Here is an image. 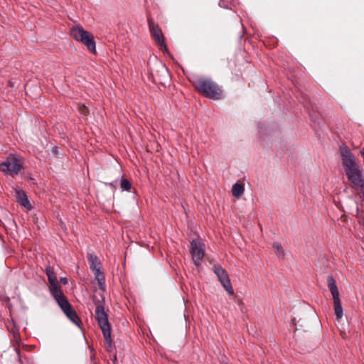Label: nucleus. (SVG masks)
<instances>
[{
	"mask_svg": "<svg viewBox=\"0 0 364 364\" xmlns=\"http://www.w3.org/2000/svg\"><path fill=\"white\" fill-rule=\"evenodd\" d=\"M96 305L95 317L100 327L107 351H111L112 348V339L111 338V327L108 321V316L105 311L103 304L100 301H95Z\"/></svg>",
	"mask_w": 364,
	"mask_h": 364,
	"instance_id": "obj_1",
	"label": "nucleus"
},
{
	"mask_svg": "<svg viewBox=\"0 0 364 364\" xmlns=\"http://www.w3.org/2000/svg\"><path fill=\"white\" fill-rule=\"evenodd\" d=\"M196 88L205 97L216 100L222 97V90L219 86L210 79L200 78L195 83Z\"/></svg>",
	"mask_w": 364,
	"mask_h": 364,
	"instance_id": "obj_2",
	"label": "nucleus"
},
{
	"mask_svg": "<svg viewBox=\"0 0 364 364\" xmlns=\"http://www.w3.org/2000/svg\"><path fill=\"white\" fill-rule=\"evenodd\" d=\"M73 38L82 44H84L90 52L96 53V43L94 36L87 31L85 30L82 26L77 25L73 26L70 30Z\"/></svg>",
	"mask_w": 364,
	"mask_h": 364,
	"instance_id": "obj_3",
	"label": "nucleus"
},
{
	"mask_svg": "<svg viewBox=\"0 0 364 364\" xmlns=\"http://www.w3.org/2000/svg\"><path fill=\"white\" fill-rule=\"evenodd\" d=\"M21 168V159L14 154H10L5 161L0 163V171L11 176L17 175Z\"/></svg>",
	"mask_w": 364,
	"mask_h": 364,
	"instance_id": "obj_4",
	"label": "nucleus"
},
{
	"mask_svg": "<svg viewBox=\"0 0 364 364\" xmlns=\"http://www.w3.org/2000/svg\"><path fill=\"white\" fill-rule=\"evenodd\" d=\"M55 300L56 301L62 311L64 312V314L66 315V316L74 324L77 325V326H80V323L81 322L80 318L77 316L75 311L73 309L72 306L68 302L64 294L55 298Z\"/></svg>",
	"mask_w": 364,
	"mask_h": 364,
	"instance_id": "obj_5",
	"label": "nucleus"
},
{
	"mask_svg": "<svg viewBox=\"0 0 364 364\" xmlns=\"http://www.w3.org/2000/svg\"><path fill=\"white\" fill-rule=\"evenodd\" d=\"M148 23L150 33L155 42L163 52H166L168 49L164 41L161 29L159 27L158 24L155 23L154 21L150 18L148 20Z\"/></svg>",
	"mask_w": 364,
	"mask_h": 364,
	"instance_id": "obj_6",
	"label": "nucleus"
},
{
	"mask_svg": "<svg viewBox=\"0 0 364 364\" xmlns=\"http://www.w3.org/2000/svg\"><path fill=\"white\" fill-rule=\"evenodd\" d=\"M191 254L193 263L198 267L205 255V245L199 240H193L191 242Z\"/></svg>",
	"mask_w": 364,
	"mask_h": 364,
	"instance_id": "obj_7",
	"label": "nucleus"
},
{
	"mask_svg": "<svg viewBox=\"0 0 364 364\" xmlns=\"http://www.w3.org/2000/svg\"><path fill=\"white\" fill-rule=\"evenodd\" d=\"M213 270L225 290L229 294L232 295L234 294V290L226 270L220 265H214Z\"/></svg>",
	"mask_w": 364,
	"mask_h": 364,
	"instance_id": "obj_8",
	"label": "nucleus"
},
{
	"mask_svg": "<svg viewBox=\"0 0 364 364\" xmlns=\"http://www.w3.org/2000/svg\"><path fill=\"white\" fill-rule=\"evenodd\" d=\"M46 274L48 277V282L50 284V291L52 296L55 298L63 295V293L60 289V287L58 284L56 275L50 267H47L46 268Z\"/></svg>",
	"mask_w": 364,
	"mask_h": 364,
	"instance_id": "obj_9",
	"label": "nucleus"
},
{
	"mask_svg": "<svg viewBox=\"0 0 364 364\" xmlns=\"http://www.w3.org/2000/svg\"><path fill=\"white\" fill-rule=\"evenodd\" d=\"M341 154L345 171L358 166L354 155L348 147H342L341 149Z\"/></svg>",
	"mask_w": 364,
	"mask_h": 364,
	"instance_id": "obj_10",
	"label": "nucleus"
},
{
	"mask_svg": "<svg viewBox=\"0 0 364 364\" xmlns=\"http://www.w3.org/2000/svg\"><path fill=\"white\" fill-rule=\"evenodd\" d=\"M345 171L348 178L354 186L361 188H364V180L362 177L361 169L359 166Z\"/></svg>",
	"mask_w": 364,
	"mask_h": 364,
	"instance_id": "obj_11",
	"label": "nucleus"
},
{
	"mask_svg": "<svg viewBox=\"0 0 364 364\" xmlns=\"http://www.w3.org/2000/svg\"><path fill=\"white\" fill-rule=\"evenodd\" d=\"M15 193L16 197V202L18 204L29 210L33 209V206L31 205L25 191L21 189H16Z\"/></svg>",
	"mask_w": 364,
	"mask_h": 364,
	"instance_id": "obj_12",
	"label": "nucleus"
},
{
	"mask_svg": "<svg viewBox=\"0 0 364 364\" xmlns=\"http://www.w3.org/2000/svg\"><path fill=\"white\" fill-rule=\"evenodd\" d=\"M328 287L332 294L333 299L339 298V291L333 276L330 275L327 278Z\"/></svg>",
	"mask_w": 364,
	"mask_h": 364,
	"instance_id": "obj_13",
	"label": "nucleus"
},
{
	"mask_svg": "<svg viewBox=\"0 0 364 364\" xmlns=\"http://www.w3.org/2000/svg\"><path fill=\"white\" fill-rule=\"evenodd\" d=\"M87 257L90 268L92 269H96L97 267H102V264L96 255L93 253H88Z\"/></svg>",
	"mask_w": 364,
	"mask_h": 364,
	"instance_id": "obj_14",
	"label": "nucleus"
},
{
	"mask_svg": "<svg viewBox=\"0 0 364 364\" xmlns=\"http://www.w3.org/2000/svg\"><path fill=\"white\" fill-rule=\"evenodd\" d=\"M333 299V305H334V311L335 315L337 319H340L343 317V308L341 306V302L339 298Z\"/></svg>",
	"mask_w": 364,
	"mask_h": 364,
	"instance_id": "obj_15",
	"label": "nucleus"
},
{
	"mask_svg": "<svg viewBox=\"0 0 364 364\" xmlns=\"http://www.w3.org/2000/svg\"><path fill=\"white\" fill-rule=\"evenodd\" d=\"M244 186L243 185L236 183L232 186V194L236 198L240 197L244 193Z\"/></svg>",
	"mask_w": 364,
	"mask_h": 364,
	"instance_id": "obj_16",
	"label": "nucleus"
},
{
	"mask_svg": "<svg viewBox=\"0 0 364 364\" xmlns=\"http://www.w3.org/2000/svg\"><path fill=\"white\" fill-rule=\"evenodd\" d=\"M274 250V252L276 253V255L280 257V258H284V251L282 247V245L279 242H274L272 245Z\"/></svg>",
	"mask_w": 364,
	"mask_h": 364,
	"instance_id": "obj_17",
	"label": "nucleus"
},
{
	"mask_svg": "<svg viewBox=\"0 0 364 364\" xmlns=\"http://www.w3.org/2000/svg\"><path fill=\"white\" fill-rule=\"evenodd\" d=\"M120 188L122 191H130L132 184L127 178H122L120 182Z\"/></svg>",
	"mask_w": 364,
	"mask_h": 364,
	"instance_id": "obj_18",
	"label": "nucleus"
},
{
	"mask_svg": "<svg viewBox=\"0 0 364 364\" xmlns=\"http://www.w3.org/2000/svg\"><path fill=\"white\" fill-rule=\"evenodd\" d=\"M94 272V274H95V279H98L100 277H104L102 272H101V268H96V269H92Z\"/></svg>",
	"mask_w": 364,
	"mask_h": 364,
	"instance_id": "obj_19",
	"label": "nucleus"
},
{
	"mask_svg": "<svg viewBox=\"0 0 364 364\" xmlns=\"http://www.w3.org/2000/svg\"><path fill=\"white\" fill-rule=\"evenodd\" d=\"M98 286L101 289H105V277H101L98 279H97Z\"/></svg>",
	"mask_w": 364,
	"mask_h": 364,
	"instance_id": "obj_20",
	"label": "nucleus"
},
{
	"mask_svg": "<svg viewBox=\"0 0 364 364\" xmlns=\"http://www.w3.org/2000/svg\"><path fill=\"white\" fill-rule=\"evenodd\" d=\"M80 112L82 114L85 115L87 112V109L85 105L79 106Z\"/></svg>",
	"mask_w": 364,
	"mask_h": 364,
	"instance_id": "obj_21",
	"label": "nucleus"
},
{
	"mask_svg": "<svg viewBox=\"0 0 364 364\" xmlns=\"http://www.w3.org/2000/svg\"><path fill=\"white\" fill-rule=\"evenodd\" d=\"M60 280L65 285L67 284L68 282V280L66 277H60Z\"/></svg>",
	"mask_w": 364,
	"mask_h": 364,
	"instance_id": "obj_22",
	"label": "nucleus"
},
{
	"mask_svg": "<svg viewBox=\"0 0 364 364\" xmlns=\"http://www.w3.org/2000/svg\"><path fill=\"white\" fill-rule=\"evenodd\" d=\"M14 336L15 338H18L19 336V333L18 332L14 333Z\"/></svg>",
	"mask_w": 364,
	"mask_h": 364,
	"instance_id": "obj_23",
	"label": "nucleus"
},
{
	"mask_svg": "<svg viewBox=\"0 0 364 364\" xmlns=\"http://www.w3.org/2000/svg\"><path fill=\"white\" fill-rule=\"evenodd\" d=\"M223 0H221V1H220V4H219L220 6H224L223 5Z\"/></svg>",
	"mask_w": 364,
	"mask_h": 364,
	"instance_id": "obj_24",
	"label": "nucleus"
},
{
	"mask_svg": "<svg viewBox=\"0 0 364 364\" xmlns=\"http://www.w3.org/2000/svg\"><path fill=\"white\" fill-rule=\"evenodd\" d=\"M363 196H364V191H363Z\"/></svg>",
	"mask_w": 364,
	"mask_h": 364,
	"instance_id": "obj_25",
	"label": "nucleus"
}]
</instances>
